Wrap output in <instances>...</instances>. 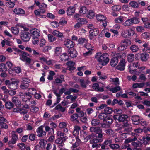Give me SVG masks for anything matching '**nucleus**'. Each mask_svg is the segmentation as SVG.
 Returning <instances> with one entry per match:
<instances>
[{"label": "nucleus", "mask_w": 150, "mask_h": 150, "mask_svg": "<svg viewBox=\"0 0 150 150\" xmlns=\"http://www.w3.org/2000/svg\"><path fill=\"white\" fill-rule=\"evenodd\" d=\"M90 130L92 132H94V133L86 136L85 138V140H86V142L89 140L90 144H92V147L93 148H98L101 146V144L98 145L97 144L103 141V135L105 134L102 133V129L99 127H90Z\"/></svg>", "instance_id": "f257e3e1"}, {"label": "nucleus", "mask_w": 150, "mask_h": 150, "mask_svg": "<svg viewBox=\"0 0 150 150\" xmlns=\"http://www.w3.org/2000/svg\"><path fill=\"white\" fill-rule=\"evenodd\" d=\"M123 125H122L123 128H124V130L126 131L127 132L123 133L124 134H127V132H129V134H130V133H131L132 136L134 137L132 138L131 137H129L126 139L125 140V143L126 144L129 143L131 142L132 141H135L137 140V138L136 137L137 136L138 134L136 132H129L130 126L128 122H123Z\"/></svg>", "instance_id": "f03ea898"}, {"label": "nucleus", "mask_w": 150, "mask_h": 150, "mask_svg": "<svg viewBox=\"0 0 150 150\" xmlns=\"http://www.w3.org/2000/svg\"><path fill=\"white\" fill-rule=\"evenodd\" d=\"M95 58L99 62L102 63V66L105 65L109 61L108 55L107 53H105L101 55L100 53H97L95 55Z\"/></svg>", "instance_id": "7ed1b4c3"}, {"label": "nucleus", "mask_w": 150, "mask_h": 150, "mask_svg": "<svg viewBox=\"0 0 150 150\" xmlns=\"http://www.w3.org/2000/svg\"><path fill=\"white\" fill-rule=\"evenodd\" d=\"M140 19L139 18L133 17L126 20L123 23L122 25L125 27H129L132 25L133 24H137L139 22Z\"/></svg>", "instance_id": "20e7f679"}, {"label": "nucleus", "mask_w": 150, "mask_h": 150, "mask_svg": "<svg viewBox=\"0 0 150 150\" xmlns=\"http://www.w3.org/2000/svg\"><path fill=\"white\" fill-rule=\"evenodd\" d=\"M76 110L77 113L78 117L81 118V120L82 122H85L87 121L86 113H84L83 111L81 110V109L80 108H77Z\"/></svg>", "instance_id": "39448f33"}, {"label": "nucleus", "mask_w": 150, "mask_h": 150, "mask_svg": "<svg viewBox=\"0 0 150 150\" xmlns=\"http://www.w3.org/2000/svg\"><path fill=\"white\" fill-rule=\"evenodd\" d=\"M139 66L140 64L138 62L130 63L128 66V69L131 74H133Z\"/></svg>", "instance_id": "423d86ee"}, {"label": "nucleus", "mask_w": 150, "mask_h": 150, "mask_svg": "<svg viewBox=\"0 0 150 150\" xmlns=\"http://www.w3.org/2000/svg\"><path fill=\"white\" fill-rule=\"evenodd\" d=\"M134 31L132 29H127L123 30L121 33V35L124 38H128L134 34Z\"/></svg>", "instance_id": "0eeeda50"}, {"label": "nucleus", "mask_w": 150, "mask_h": 150, "mask_svg": "<svg viewBox=\"0 0 150 150\" xmlns=\"http://www.w3.org/2000/svg\"><path fill=\"white\" fill-rule=\"evenodd\" d=\"M19 96L22 99V101L25 103L29 102L31 98V96L27 93H23L20 92Z\"/></svg>", "instance_id": "6e6552de"}, {"label": "nucleus", "mask_w": 150, "mask_h": 150, "mask_svg": "<svg viewBox=\"0 0 150 150\" xmlns=\"http://www.w3.org/2000/svg\"><path fill=\"white\" fill-rule=\"evenodd\" d=\"M30 54L24 52H21L20 54V59L23 61H25L26 63L30 64L31 62V59L29 57H28L27 56H29Z\"/></svg>", "instance_id": "1a4fd4ad"}, {"label": "nucleus", "mask_w": 150, "mask_h": 150, "mask_svg": "<svg viewBox=\"0 0 150 150\" xmlns=\"http://www.w3.org/2000/svg\"><path fill=\"white\" fill-rule=\"evenodd\" d=\"M11 139V141L8 142V144H15L18 139V135L16 134V132L13 131L12 132Z\"/></svg>", "instance_id": "9d476101"}, {"label": "nucleus", "mask_w": 150, "mask_h": 150, "mask_svg": "<svg viewBox=\"0 0 150 150\" xmlns=\"http://www.w3.org/2000/svg\"><path fill=\"white\" fill-rule=\"evenodd\" d=\"M30 33L33 38H38L40 34L39 30L36 28L31 30Z\"/></svg>", "instance_id": "9b49d317"}, {"label": "nucleus", "mask_w": 150, "mask_h": 150, "mask_svg": "<svg viewBox=\"0 0 150 150\" xmlns=\"http://www.w3.org/2000/svg\"><path fill=\"white\" fill-rule=\"evenodd\" d=\"M21 38L24 42L29 41L30 38V35L28 32H25L21 35Z\"/></svg>", "instance_id": "f8f14e48"}, {"label": "nucleus", "mask_w": 150, "mask_h": 150, "mask_svg": "<svg viewBox=\"0 0 150 150\" xmlns=\"http://www.w3.org/2000/svg\"><path fill=\"white\" fill-rule=\"evenodd\" d=\"M125 61V59H123L121 60L118 64L116 67L117 69L121 71L124 70L125 68L126 63Z\"/></svg>", "instance_id": "ddd939ff"}, {"label": "nucleus", "mask_w": 150, "mask_h": 150, "mask_svg": "<svg viewBox=\"0 0 150 150\" xmlns=\"http://www.w3.org/2000/svg\"><path fill=\"white\" fill-rule=\"evenodd\" d=\"M112 140L111 139H109L106 140L102 144L101 148L102 149H104L105 148L106 146L107 147L109 146L110 147L111 144L112 143Z\"/></svg>", "instance_id": "4468645a"}, {"label": "nucleus", "mask_w": 150, "mask_h": 150, "mask_svg": "<svg viewBox=\"0 0 150 150\" xmlns=\"http://www.w3.org/2000/svg\"><path fill=\"white\" fill-rule=\"evenodd\" d=\"M141 140L143 144H149V142L150 141V134H147L146 136H143L142 139Z\"/></svg>", "instance_id": "2eb2a0df"}, {"label": "nucleus", "mask_w": 150, "mask_h": 150, "mask_svg": "<svg viewBox=\"0 0 150 150\" xmlns=\"http://www.w3.org/2000/svg\"><path fill=\"white\" fill-rule=\"evenodd\" d=\"M37 135L39 137L44 136L46 135V132L43 131L42 126L39 127L37 129Z\"/></svg>", "instance_id": "dca6fc26"}, {"label": "nucleus", "mask_w": 150, "mask_h": 150, "mask_svg": "<svg viewBox=\"0 0 150 150\" xmlns=\"http://www.w3.org/2000/svg\"><path fill=\"white\" fill-rule=\"evenodd\" d=\"M89 38L91 39L93 36H96L99 33V30L97 28H94L92 30H90L89 31Z\"/></svg>", "instance_id": "f3484780"}, {"label": "nucleus", "mask_w": 150, "mask_h": 150, "mask_svg": "<svg viewBox=\"0 0 150 150\" xmlns=\"http://www.w3.org/2000/svg\"><path fill=\"white\" fill-rule=\"evenodd\" d=\"M14 13L19 16H23L25 14V12L24 10L20 8H16L14 9Z\"/></svg>", "instance_id": "a211bd4d"}, {"label": "nucleus", "mask_w": 150, "mask_h": 150, "mask_svg": "<svg viewBox=\"0 0 150 150\" xmlns=\"http://www.w3.org/2000/svg\"><path fill=\"white\" fill-rule=\"evenodd\" d=\"M64 42L65 46L69 49L73 48L74 45V42L68 39L66 40Z\"/></svg>", "instance_id": "6ab92c4d"}, {"label": "nucleus", "mask_w": 150, "mask_h": 150, "mask_svg": "<svg viewBox=\"0 0 150 150\" xmlns=\"http://www.w3.org/2000/svg\"><path fill=\"white\" fill-rule=\"evenodd\" d=\"M52 34L54 36L57 37L59 39L62 40L64 38L63 33L57 30L53 31Z\"/></svg>", "instance_id": "aec40b11"}, {"label": "nucleus", "mask_w": 150, "mask_h": 150, "mask_svg": "<svg viewBox=\"0 0 150 150\" xmlns=\"http://www.w3.org/2000/svg\"><path fill=\"white\" fill-rule=\"evenodd\" d=\"M21 71V68L19 67H16L12 69H9L8 72L11 74H13L14 73H19Z\"/></svg>", "instance_id": "412c9836"}, {"label": "nucleus", "mask_w": 150, "mask_h": 150, "mask_svg": "<svg viewBox=\"0 0 150 150\" xmlns=\"http://www.w3.org/2000/svg\"><path fill=\"white\" fill-rule=\"evenodd\" d=\"M80 85L82 87L84 88H86V85L89 83L90 82L88 80H84L83 79H80L79 81Z\"/></svg>", "instance_id": "4be33fe9"}, {"label": "nucleus", "mask_w": 150, "mask_h": 150, "mask_svg": "<svg viewBox=\"0 0 150 150\" xmlns=\"http://www.w3.org/2000/svg\"><path fill=\"white\" fill-rule=\"evenodd\" d=\"M78 42L80 45L85 46L87 43L88 40L84 38L81 37L79 39Z\"/></svg>", "instance_id": "5701e85b"}, {"label": "nucleus", "mask_w": 150, "mask_h": 150, "mask_svg": "<svg viewBox=\"0 0 150 150\" xmlns=\"http://www.w3.org/2000/svg\"><path fill=\"white\" fill-rule=\"evenodd\" d=\"M12 101L16 106L19 107L21 105V101L19 100L18 98L16 96L12 98Z\"/></svg>", "instance_id": "b1692460"}, {"label": "nucleus", "mask_w": 150, "mask_h": 150, "mask_svg": "<svg viewBox=\"0 0 150 150\" xmlns=\"http://www.w3.org/2000/svg\"><path fill=\"white\" fill-rule=\"evenodd\" d=\"M35 4L37 6L40 8L46 9L47 7V5L44 3H40V2L36 0L34 1Z\"/></svg>", "instance_id": "393cba45"}, {"label": "nucleus", "mask_w": 150, "mask_h": 150, "mask_svg": "<svg viewBox=\"0 0 150 150\" xmlns=\"http://www.w3.org/2000/svg\"><path fill=\"white\" fill-rule=\"evenodd\" d=\"M25 50L29 52L30 53L34 56H36L39 55V53L36 52L35 50L32 49L29 47H26Z\"/></svg>", "instance_id": "a878e982"}, {"label": "nucleus", "mask_w": 150, "mask_h": 150, "mask_svg": "<svg viewBox=\"0 0 150 150\" xmlns=\"http://www.w3.org/2000/svg\"><path fill=\"white\" fill-rule=\"evenodd\" d=\"M96 18L97 20L99 21L103 22L106 20V17L103 15L100 14H98L96 15Z\"/></svg>", "instance_id": "bb28decb"}, {"label": "nucleus", "mask_w": 150, "mask_h": 150, "mask_svg": "<svg viewBox=\"0 0 150 150\" xmlns=\"http://www.w3.org/2000/svg\"><path fill=\"white\" fill-rule=\"evenodd\" d=\"M149 57V56L146 53H143L140 55V59L142 61L146 62L147 61Z\"/></svg>", "instance_id": "cd10ccee"}, {"label": "nucleus", "mask_w": 150, "mask_h": 150, "mask_svg": "<svg viewBox=\"0 0 150 150\" xmlns=\"http://www.w3.org/2000/svg\"><path fill=\"white\" fill-rule=\"evenodd\" d=\"M93 88L96 91L102 92L104 91V89L103 88H99L98 84L95 83L92 86Z\"/></svg>", "instance_id": "c85d7f7f"}, {"label": "nucleus", "mask_w": 150, "mask_h": 150, "mask_svg": "<svg viewBox=\"0 0 150 150\" xmlns=\"http://www.w3.org/2000/svg\"><path fill=\"white\" fill-rule=\"evenodd\" d=\"M120 44H123V46L126 48L127 46L130 45L131 42L130 40L128 39L123 40L121 41Z\"/></svg>", "instance_id": "c756f323"}, {"label": "nucleus", "mask_w": 150, "mask_h": 150, "mask_svg": "<svg viewBox=\"0 0 150 150\" xmlns=\"http://www.w3.org/2000/svg\"><path fill=\"white\" fill-rule=\"evenodd\" d=\"M67 64L68 66L67 68L69 70H74L75 68L74 67V63L72 61H68Z\"/></svg>", "instance_id": "7c9ffc66"}, {"label": "nucleus", "mask_w": 150, "mask_h": 150, "mask_svg": "<svg viewBox=\"0 0 150 150\" xmlns=\"http://www.w3.org/2000/svg\"><path fill=\"white\" fill-rule=\"evenodd\" d=\"M75 8L73 6H70L69 7L67 10V13L69 15H71L74 13Z\"/></svg>", "instance_id": "2f4dec72"}, {"label": "nucleus", "mask_w": 150, "mask_h": 150, "mask_svg": "<svg viewBox=\"0 0 150 150\" xmlns=\"http://www.w3.org/2000/svg\"><path fill=\"white\" fill-rule=\"evenodd\" d=\"M118 60L116 57L112 58L110 60V64L112 67L115 66L117 64Z\"/></svg>", "instance_id": "473e14b6"}, {"label": "nucleus", "mask_w": 150, "mask_h": 150, "mask_svg": "<svg viewBox=\"0 0 150 150\" xmlns=\"http://www.w3.org/2000/svg\"><path fill=\"white\" fill-rule=\"evenodd\" d=\"M50 125L52 128L50 130L49 132H48V134L52 135L54 134V130L53 128H55L57 126V125L54 122H51Z\"/></svg>", "instance_id": "72a5a7b5"}, {"label": "nucleus", "mask_w": 150, "mask_h": 150, "mask_svg": "<svg viewBox=\"0 0 150 150\" xmlns=\"http://www.w3.org/2000/svg\"><path fill=\"white\" fill-rule=\"evenodd\" d=\"M128 116L125 115H122L119 116L118 117V120L120 122H123L125 121H127V119L128 118Z\"/></svg>", "instance_id": "f704fd0d"}, {"label": "nucleus", "mask_w": 150, "mask_h": 150, "mask_svg": "<svg viewBox=\"0 0 150 150\" xmlns=\"http://www.w3.org/2000/svg\"><path fill=\"white\" fill-rule=\"evenodd\" d=\"M131 144L134 147H141L143 144L142 143V142L140 140V141H138L137 142L134 141H132Z\"/></svg>", "instance_id": "c9c22d12"}, {"label": "nucleus", "mask_w": 150, "mask_h": 150, "mask_svg": "<svg viewBox=\"0 0 150 150\" xmlns=\"http://www.w3.org/2000/svg\"><path fill=\"white\" fill-rule=\"evenodd\" d=\"M124 18L125 17L122 16H120L116 18L114 20V21L117 23H123L124 21Z\"/></svg>", "instance_id": "e433bc0d"}, {"label": "nucleus", "mask_w": 150, "mask_h": 150, "mask_svg": "<svg viewBox=\"0 0 150 150\" xmlns=\"http://www.w3.org/2000/svg\"><path fill=\"white\" fill-rule=\"evenodd\" d=\"M68 53L70 56L72 58L76 57L77 55V52L76 50L74 49H72L68 51Z\"/></svg>", "instance_id": "4c0bfd02"}, {"label": "nucleus", "mask_w": 150, "mask_h": 150, "mask_svg": "<svg viewBox=\"0 0 150 150\" xmlns=\"http://www.w3.org/2000/svg\"><path fill=\"white\" fill-rule=\"evenodd\" d=\"M81 130V128L79 126H75L74 127L72 134L75 136H77L79 134V131Z\"/></svg>", "instance_id": "58836bf2"}, {"label": "nucleus", "mask_w": 150, "mask_h": 150, "mask_svg": "<svg viewBox=\"0 0 150 150\" xmlns=\"http://www.w3.org/2000/svg\"><path fill=\"white\" fill-rule=\"evenodd\" d=\"M5 106L6 108L9 110L13 108L14 106V104L11 101H7L5 102Z\"/></svg>", "instance_id": "ea45409f"}, {"label": "nucleus", "mask_w": 150, "mask_h": 150, "mask_svg": "<svg viewBox=\"0 0 150 150\" xmlns=\"http://www.w3.org/2000/svg\"><path fill=\"white\" fill-rule=\"evenodd\" d=\"M110 148L112 150H117L120 148V146L118 143H114L112 142Z\"/></svg>", "instance_id": "a19ab883"}, {"label": "nucleus", "mask_w": 150, "mask_h": 150, "mask_svg": "<svg viewBox=\"0 0 150 150\" xmlns=\"http://www.w3.org/2000/svg\"><path fill=\"white\" fill-rule=\"evenodd\" d=\"M141 36L142 38L149 40L150 38V33L149 32H144L142 33Z\"/></svg>", "instance_id": "79ce46f5"}, {"label": "nucleus", "mask_w": 150, "mask_h": 150, "mask_svg": "<svg viewBox=\"0 0 150 150\" xmlns=\"http://www.w3.org/2000/svg\"><path fill=\"white\" fill-rule=\"evenodd\" d=\"M11 30L12 32L15 35H18L19 31V29L16 27H12Z\"/></svg>", "instance_id": "37998d69"}, {"label": "nucleus", "mask_w": 150, "mask_h": 150, "mask_svg": "<svg viewBox=\"0 0 150 150\" xmlns=\"http://www.w3.org/2000/svg\"><path fill=\"white\" fill-rule=\"evenodd\" d=\"M60 58L61 60L65 61L68 60L69 57L66 53H63L60 55Z\"/></svg>", "instance_id": "c03bdc74"}, {"label": "nucleus", "mask_w": 150, "mask_h": 150, "mask_svg": "<svg viewBox=\"0 0 150 150\" xmlns=\"http://www.w3.org/2000/svg\"><path fill=\"white\" fill-rule=\"evenodd\" d=\"M121 90V88L120 86H117L115 87L112 88L110 89V91L112 93H115Z\"/></svg>", "instance_id": "a18cd8bd"}, {"label": "nucleus", "mask_w": 150, "mask_h": 150, "mask_svg": "<svg viewBox=\"0 0 150 150\" xmlns=\"http://www.w3.org/2000/svg\"><path fill=\"white\" fill-rule=\"evenodd\" d=\"M132 120L133 122H142V119L139 118V116L135 115L132 117Z\"/></svg>", "instance_id": "49530a36"}, {"label": "nucleus", "mask_w": 150, "mask_h": 150, "mask_svg": "<svg viewBox=\"0 0 150 150\" xmlns=\"http://www.w3.org/2000/svg\"><path fill=\"white\" fill-rule=\"evenodd\" d=\"M100 94H96V95L95 97H92L91 98V101L93 102H95L96 103H97L98 102V99L100 96Z\"/></svg>", "instance_id": "de8ad7c7"}, {"label": "nucleus", "mask_w": 150, "mask_h": 150, "mask_svg": "<svg viewBox=\"0 0 150 150\" xmlns=\"http://www.w3.org/2000/svg\"><path fill=\"white\" fill-rule=\"evenodd\" d=\"M77 22H79L80 23L81 25L85 24H86L88 21L87 20L84 18H80L78 19L77 20Z\"/></svg>", "instance_id": "09e8293b"}, {"label": "nucleus", "mask_w": 150, "mask_h": 150, "mask_svg": "<svg viewBox=\"0 0 150 150\" xmlns=\"http://www.w3.org/2000/svg\"><path fill=\"white\" fill-rule=\"evenodd\" d=\"M104 110L105 112L104 113L106 114H110L111 113L112 111V109L110 107H107V106L104 108Z\"/></svg>", "instance_id": "8fccbe9b"}, {"label": "nucleus", "mask_w": 150, "mask_h": 150, "mask_svg": "<svg viewBox=\"0 0 150 150\" xmlns=\"http://www.w3.org/2000/svg\"><path fill=\"white\" fill-rule=\"evenodd\" d=\"M110 80L111 82H113L114 84L116 86L119 84V79L118 78H110Z\"/></svg>", "instance_id": "3c124183"}, {"label": "nucleus", "mask_w": 150, "mask_h": 150, "mask_svg": "<svg viewBox=\"0 0 150 150\" xmlns=\"http://www.w3.org/2000/svg\"><path fill=\"white\" fill-rule=\"evenodd\" d=\"M48 41L50 42H52L56 40V38L53 35L48 34Z\"/></svg>", "instance_id": "603ef678"}, {"label": "nucleus", "mask_w": 150, "mask_h": 150, "mask_svg": "<svg viewBox=\"0 0 150 150\" xmlns=\"http://www.w3.org/2000/svg\"><path fill=\"white\" fill-rule=\"evenodd\" d=\"M65 140V139H63L59 137L55 140V142L56 143L60 144V145H59V146L62 147L63 146V145L61 144Z\"/></svg>", "instance_id": "864d4df0"}, {"label": "nucleus", "mask_w": 150, "mask_h": 150, "mask_svg": "<svg viewBox=\"0 0 150 150\" xmlns=\"http://www.w3.org/2000/svg\"><path fill=\"white\" fill-rule=\"evenodd\" d=\"M79 11L81 13L84 14L87 12L88 10L86 7L82 6L80 8Z\"/></svg>", "instance_id": "5fc2aeb1"}, {"label": "nucleus", "mask_w": 150, "mask_h": 150, "mask_svg": "<svg viewBox=\"0 0 150 150\" xmlns=\"http://www.w3.org/2000/svg\"><path fill=\"white\" fill-rule=\"evenodd\" d=\"M130 49L133 52H136L139 50V47L137 46L133 45L131 46Z\"/></svg>", "instance_id": "6e6d98bb"}, {"label": "nucleus", "mask_w": 150, "mask_h": 150, "mask_svg": "<svg viewBox=\"0 0 150 150\" xmlns=\"http://www.w3.org/2000/svg\"><path fill=\"white\" fill-rule=\"evenodd\" d=\"M107 116V115L105 113H101L99 115V118L100 119L103 120V121H104L105 120Z\"/></svg>", "instance_id": "4d7b16f0"}, {"label": "nucleus", "mask_w": 150, "mask_h": 150, "mask_svg": "<svg viewBox=\"0 0 150 150\" xmlns=\"http://www.w3.org/2000/svg\"><path fill=\"white\" fill-rule=\"evenodd\" d=\"M130 5L134 8H137L138 7V4L135 1H131L129 4Z\"/></svg>", "instance_id": "13d9d810"}, {"label": "nucleus", "mask_w": 150, "mask_h": 150, "mask_svg": "<svg viewBox=\"0 0 150 150\" xmlns=\"http://www.w3.org/2000/svg\"><path fill=\"white\" fill-rule=\"evenodd\" d=\"M27 91L28 92V93L29 95L30 94L34 95L36 92V89L33 88H28Z\"/></svg>", "instance_id": "bf43d9fd"}, {"label": "nucleus", "mask_w": 150, "mask_h": 150, "mask_svg": "<svg viewBox=\"0 0 150 150\" xmlns=\"http://www.w3.org/2000/svg\"><path fill=\"white\" fill-rule=\"evenodd\" d=\"M56 110L59 109L62 112H64L65 110V108L62 107L60 104H59L55 107Z\"/></svg>", "instance_id": "052dcab7"}, {"label": "nucleus", "mask_w": 150, "mask_h": 150, "mask_svg": "<svg viewBox=\"0 0 150 150\" xmlns=\"http://www.w3.org/2000/svg\"><path fill=\"white\" fill-rule=\"evenodd\" d=\"M15 5V3L13 1H8L6 3V5L9 8H13Z\"/></svg>", "instance_id": "680f3d73"}, {"label": "nucleus", "mask_w": 150, "mask_h": 150, "mask_svg": "<svg viewBox=\"0 0 150 150\" xmlns=\"http://www.w3.org/2000/svg\"><path fill=\"white\" fill-rule=\"evenodd\" d=\"M95 16V13L93 10L89 11L88 14V17L90 19L93 18Z\"/></svg>", "instance_id": "e2e57ef3"}, {"label": "nucleus", "mask_w": 150, "mask_h": 150, "mask_svg": "<svg viewBox=\"0 0 150 150\" xmlns=\"http://www.w3.org/2000/svg\"><path fill=\"white\" fill-rule=\"evenodd\" d=\"M121 8V6L120 5H115L112 7V9L114 11H118Z\"/></svg>", "instance_id": "0e129e2a"}, {"label": "nucleus", "mask_w": 150, "mask_h": 150, "mask_svg": "<svg viewBox=\"0 0 150 150\" xmlns=\"http://www.w3.org/2000/svg\"><path fill=\"white\" fill-rule=\"evenodd\" d=\"M111 55H114L115 57H116L117 59L121 58L123 56V54L122 53H116L115 52H112Z\"/></svg>", "instance_id": "69168bd1"}, {"label": "nucleus", "mask_w": 150, "mask_h": 150, "mask_svg": "<svg viewBox=\"0 0 150 150\" xmlns=\"http://www.w3.org/2000/svg\"><path fill=\"white\" fill-rule=\"evenodd\" d=\"M134 59V55L132 54H130L128 55L127 59L129 62H132Z\"/></svg>", "instance_id": "338daca9"}, {"label": "nucleus", "mask_w": 150, "mask_h": 150, "mask_svg": "<svg viewBox=\"0 0 150 150\" xmlns=\"http://www.w3.org/2000/svg\"><path fill=\"white\" fill-rule=\"evenodd\" d=\"M78 115L77 114L74 113L72 115L71 117V119L72 121H75L78 118Z\"/></svg>", "instance_id": "774afa93"}]
</instances>
